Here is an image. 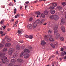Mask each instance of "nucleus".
<instances>
[{
    "label": "nucleus",
    "mask_w": 66,
    "mask_h": 66,
    "mask_svg": "<svg viewBox=\"0 0 66 66\" xmlns=\"http://www.w3.org/2000/svg\"><path fill=\"white\" fill-rule=\"evenodd\" d=\"M24 52H22L21 53L20 55V57H23V55L25 54V52L30 53V50H29V49L25 48L24 50Z\"/></svg>",
    "instance_id": "1"
},
{
    "label": "nucleus",
    "mask_w": 66,
    "mask_h": 66,
    "mask_svg": "<svg viewBox=\"0 0 66 66\" xmlns=\"http://www.w3.org/2000/svg\"><path fill=\"white\" fill-rule=\"evenodd\" d=\"M41 16L43 18H45V15L44 14H41Z\"/></svg>",
    "instance_id": "33"
},
{
    "label": "nucleus",
    "mask_w": 66,
    "mask_h": 66,
    "mask_svg": "<svg viewBox=\"0 0 66 66\" xmlns=\"http://www.w3.org/2000/svg\"><path fill=\"white\" fill-rule=\"evenodd\" d=\"M65 11H66V10H64L63 11L65 13H66V12H65Z\"/></svg>",
    "instance_id": "58"
},
{
    "label": "nucleus",
    "mask_w": 66,
    "mask_h": 66,
    "mask_svg": "<svg viewBox=\"0 0 66 66\" xmlns=\"http://www.w3.org/2000/svg\"><path fill=\"white\" fill-rule=\"evenodd\" d=\"M54 15H51L50 17V19H54Z\"/></svg>",
    "instance_id": "20"
},
{
    "label": "nucleus",
    "mask_w": 66,
    "mask_h": 66,
    "mask_svg": "<svg viewBox=\"0 0 66 66\" xmlns=\"http://www.w3.org/2000/svg\"><path fill=\"white\" fill-rule=\"evenodd\" d=\"M32 20H33V18H31L29 19V21H32Z\"/></svg>",
    "instance_id": "41"
},
{
    "label": "nucleus",
    "mask_w": 66,
    "mask_h": 66,
    "mask_svg": "<svg viewBox=\"0 0 66 66\" xmlns=\"http://www.w3.org/2000/svg\"><path fill=\"white\" fill-rule=\"evenodd\" d=\"M64 59H66V56L64 57Z\"/></svg>",
    "instance_id": "64"
},
{
    "label": "nucleus",
    "mask_w": 66,
    "mask_h": 66,
    "mask_svg": "<svg viewBox=\"0 0 66 66\" xmlns=\"http://www.w3.org/2000/svg\"><path fill=\"white\" fill-rule=\"evenodd\" d=\"M35 13L36 14H37V15H39L40 14V13L39 12H35Z\"/></svg>",
    "instance_id": "34"
},
{
    "label": "nucleus",
    "mask_w": 66,
    "mask_h": 66,
    "mask_svg": "<svg viewBox=\"0 0 66 66\" xmlns=\"http://www.w3.org/2000/svg\"><path fill=\"white\" fill-rule=\"evenodd\" d=\"M65 23V19L62 18L61 19V22L60 23V25L63 26Z\"/></svg>",
    "instance_id": "6"
},
{
    "label": "nucleus",
    "mask_w": 66,
    "mask_h": 66,
    "mask_svg": "<svg viewBox=\"0 0 66 66\" xmlns=\"http://www.w3.org/2000/svg\"><path fill=\"white\" fill-rule=\"evenodd\" d=\"M50 46H51L53 48H55V46H57V44H50Z\"/></svg>",
    "instance_id": "4"
},
{
    "label": "nucleus",
    "mask_w": 66,
    "mask_h": 66,
    "mask_svg": "<svg viewBox=\"0 0 66 66\" xmlns=\"http://www.w3.org/2000/svg\"><path fill=\"white\" fill-rule=\"evenodd\" d=\"M4 45V42H3V41H2V42L0 44V47H3Z\"/></svg>",
    "instance_id": "17"
},
{
    "label": "nucleus",
    "mask_w": 66,
    "mask_h": 66,
    "mask_svg": "<svg viewBox=\"0 0 66 66\" xmlns=\"http://www.w3.org/2000/svg\"><path fill=\"white\" fill-rule=\"evenodd\" d=\"M60 39L61 41H64V38L63 37H61L60 38Z\"/></svg>",
    "instance_id": "23"
},
{
    "label": "nucleus",
    "mask_w": 66,
    "mask_h": 66,
    "mask_svg": "<svg viewBox=\"0 0 66 66\" xmlns=\"http://www.w3.org/2000/svg\"><path fill=\"white\" fill-rule=\"evenodd\" d=\"M52 31H51V30H49L48 32V37H52V35H51V34Z\"/></svg>",
    "instance_id": "5"
},
{
    "label": "nucleus",
    "mask_w": 66,
    "mask_h": 66,
    "mask_svg": "<svg viewBox=\"0 0 66 66\" xmlns=\"http://www.w3.org/2000/svg\"><path fill=\"white\" fill-rule=\"evenodd\" d=\"M20 16V14H18L16 15H15L14 17L15 18H17V17H19Z\"/></svg>",
    "instance_id": "26"
},
{
    "label": "nucleus",
    "mask_w": 66,
    "mask_h": 66,
    "mask_svg": "<svg viewBox=\"0 0 66 66\" xmlns=\"http://www.w3.org/2000/svg\"><path fill=\"white\" fill-rule=\"evenodd\" d=\"M5 54L4 53H0V57H1V56H2V55H4Z\"/></svg>",
    "instance_id": "37"
},
{
    "label": "nucleus",
    "mask_w": 66,
    "mask_h": 66,
    "mask_svg": "<svg viewBox=\"0 0 66 66\" xmlns=\"http://www.w3.org/2000/svg\"><path fill=\"white\" fill-rule=\"evenodd\" d=\"M18 21H17L16 22H15V23L16 24H17V23H18Z\"/></svg>",
    "instance_id": "57"
},
{
    "label": "nucleus",
    "mask_w": 66,
    "mask_h": 66,
    "mask_svg": "<svg viewBox=\"0 0 66 66\" xmlns=\"http://www.w3.org/2000/svg\"><path fill=\"white\" fill-rule=\"evenodd\" d=\"M3 31H0V34H3Z\"/></svg>",
    "instance_id": "52"
},
{
    "label": "nucleus",
    "mask_w": 66,
    "mask_h": 66,
    "mask_svg": "<svg viewBox=\"0 0 66 66\" xmlns=\"http://www.w3.org/2000/svg\"><path fill=\"white\" fill-rule=\"evenodd\" d=\"M27 27L28 29H31L32 28V25L31 24H29L27 26Z\"/></svg>",
    "instance_id": "19"
},
{
    "label": "nucleus",
    "mask_w": 66,
    "mask_h": 66,
    "mask_svg": "<svg viewBox=\"0 0 66 66\" xmlns=\"http://www.w3.org/2000/svg\"><path fill=\"white\" fill-rule=\"evenodd\" d=\"M8 38H9V36H5V39H7Z\"/></svg>",
    "instance_id": "47"
},
{
    "label": "nucleus",
    "mask_w": 66,
    "mask_h": 66,
    "mask_svg": "<svg viewBox=\"0 0 66 66\" xmlns=\"http://www.w3.org/2000/svg\"><path fill=\"white\" fill-rule=\"evenodd\" d=\"M24 36L25 37H26V38H29V36H28V35H25Z\"/></svg>",
    "instance_id": "43"
},
{
    "label": "nucleus",
    "mask_w": 66,
    "mask_h": 66,
    "mask_svg": "<svg viewBox=\"0 0 66 66\" xmlns=\"http://www.w3.org/2000/svg\"><path fill=\"white\" fill-rule=\"evenodd\" d=\"M38 2V1L37 0H36V1H35V2H34L35 3H37V2Z\"/></svg>",
    "instance_id": "53"
},
{
    "label": "nucleus",
    "mask_w": 66,
    "mask_h": 66,
    "mask_svg": "<svg viewBox=\"0 0 66 66\" xmlns=\"http://www.w3.org/2000/svg\"><path fill=\"white\" fill-rule=\"evenodd\" d=\"M45 38H46L47 37V36L46 35H45L44 36Z\"/></svg>",
    "instance_id": "56"
},
{
    "label": "nucleus",
    "mask_w": 66,
    "mask_h": 66,
    "mask_svg": "<svg viewBox=\"0 0 66 66\" xmlns=\"http://www.w3.org/2000/svg\"><path fill=\"white\" fill-rule=\"evenodd\" d=\"M32 24L33 25V28H35L37 26V25L35 23H33Z\"/></svg>",
    "instance_id": "18"
},
{
    "label": "nucleus",
    "mask_w": 66,
    "mask_h": 66,
    "mask_svg": "<svg viewBox=\"0 0 66 66\" xmlns=\"http://www.w3.org/2000/svg\"><path fill=\"white\" fill-rule=\"evenodd\" d=\"M61 55L62 56H64V55H65V54H64V53L63 52L61 53Z\"/></svg>",
    "instance_id": "38"
},
{
    "label": "nucleus",
    "mask_w": 66,
    "mask_h": 66,
    "mask_svg": "<svg viewBox=\"0 0 66 66\" xmlns=\"http://www.w3.org/2000/svg\"><path fill=\"white\" fill-rule=\"evenodd\" d=\"M52 4H53V6H54V7H56V6H57V4L56 3H52Z\"/></svg>",
    "instance_id": "27"
},
{
    "label": "nucleus",
    "mask_w": 66,
    "mask_h": 66,
    "mask_svg": "<svg viewBox=\"0 0 66 66\" xmlns=\"http://www.w3.org/2000/svg\"><path fill=\"white\" fill-rule=\"evenodd\" d=\"M12 4L11 3H10V4H9V5L10 6L12 5Z\"/></svg>",
    "instance_id": "62"
},
{
    "label": "nucleus",
    "mask_w": 66,
    "mask_h": 66,
    "mask_svg": "<svg viewBox=\"0 0 66 66\" xmlns=\"http://www.w3.org/2000/svg\"><path fill=\"white\" fill-rule=\"evenodd\" d=\"M56 54H57L58 53V52H57V51H56Z\"/></svg>",
    "instance_id": "61"
},
{
    "label": "nucleus",
    "mask_w": 66,
    "mask_h": 66,
    "mask_svg": "<svg viewBox=\"0 0 66 66\" xmlns=\"http://www.w3.org/2000/svg\"><path fill=\"white\" fill-rule=\"evenodd\" d=\"M28 38H29V39H32V38H33V36L31 35L29 36Z\"/></svg>",
    "instance_id": "28"
},
{
    "label": "nucleus",
    "mask_w": 66,
    "mask_h": 66,
    "mask_svg": "<svg viewBox=\"0 0 66 66\" xmlns=\"http://www.w3.org/2000/svg\"><path fill=\"white\" fill-rule=\"evenodd\" d=\"M7 48H5L3 50V52H5V51H7Z\"/></svg>",
    "instance_id": "32"
},
{
    "label": "nucleus",
    "mask_w": 66,
    "mask_h": 66,
    "mask_svg": "<svg viewBox=\"0 0 66 66\" xmlns=\"http://www.w3.org/2000/svg\"><path fill=\"white\" fill-rule=\"evenodd\" d=\"M48 24H50V22H49V21H48Z\"/></svg>",
    "instance_id": "59"
},
{
    "label": "nucleus",
    "mask_w": 66,
    "mask_h": 66,
    "mask_svg": "<svg viewBox=\"0 0 66 66\" xmlns=\"http://www.w3.org/2000/svg\"><path fill=\"white\" fill-rule=\"evenodd\" d=\"M45 21V19H42L39 22L40 24H43V23H44V22Z\"/></svg>",
    "instance_id": "13"
},
{
    "label": "nucleus",
    "mask_w": 66,
    "mask_h": 66,
    "mask_svg": "<svg viewBox=\"0 0 66 66\" xmlns=\"http://www.w3.org/2000/svg\"><path fill=\"white\" fill-rule=\"evenodd\" d=\"M13 52H14V49L13 48H11L9 49L8 54L10 55H11L13 53Z\"/></svg>",
    "instance_id": "3"
},
{
    "label": "nucleus",
    "mask_w": 66,
    "mask_h": 66,
    "mask_svg": "<svg viewBox=\"0 0 66 66\" xmlns=\"http://www.w3.org/2000/svg\"><path fill=\"white\" fill-rule=\"evenodd\" d=\"M61 51H64V48H61Z\"/></svg>",
    "instance_id": "45"
},
{
    "label": "nucleus",
    "mask_w": 66,
    "mask_h": 66,
    "mask_svg": "<svg viewBox=\"0 0 66 66\" xmlns=\"http://www.w3.org/2000/svg\"><path fill=\"white\" fill-rule=\"evenodd\" d=\"M50 37V38L49 40H50V41L51 42H53V38H51V37Z\"/></svg>",
    "instance_id": "25"
},
{
    "label": "nucleus",
    "mask_w": 66,
    "mask_h": 66,
    "mask_svg": "<svg viewBox=\"0 0 66 66\" xmlns=\"http://www.w3.org/2000/svg\"><path fill=\"white\" fill-rule=\"evenodd\" d=\"M24 57L25 59H27V58H28L29 57V56H30V55L29 54H24Z\"/></svg>",
    "instance_id": "9"
},
{
    "label": "nucleus",
    "mask_w": 66,
    "mask_h": 66,
    "mask_svg": "<svg viewBox=\"0 0 66 66\" xmlns=\"http://www.w3.org/2000/svg\"><path fill=\"white\" fill-rule=\"evenodd\" d=\"M60 34H58L56 35V38H60Z\"/></svg>",
    "instance_id": "22"
},
{
    "label": "nucleus",
    "mask_w": 66,
    "mask_h": 66,
    "mask_svg": "<svg viewBox=\"0 0 66 66\" xmlns=\"http://www.w3.org/2000/svg\"><path fill=\"white\" fill-rule=\"evenodd\" d=\"M60 29L63 33L65 32V28L64 26H61L60 28Z\"/></svg>",
    "instance_id": "7"
},
{
    "label": "nucleus",
    "mask_w": 66,
    "mask_h": 66,
    "mask_svg": "<svg viewBox=\"0 0 66 66\" xmlns=\"http://www.w3.org/2000/svg\"><path fill=\"white\" fill-rule=\"evenodd\" d=\"M20 43H23V41H19Z\"/></svg>",
    "instance_id": "51"
},
{
    "label": "nucleus",
    "mask_w": 66,
    "mask_h": 66,
    "mask_svg": "<svg viewBox=\"0 0 66 66\" xmlns=\"http://www.w3.org/2000/svg\"><path fill=\"white\" fill-rule=\"evenodd\" d=\"M11 40V39H10V38H8V39H7V42H10Z\"/></svg>",
    "instance_id": "44"
},
{
    "label": "nucleus",
    "mask_w": 66,
    "mask_h": 66,
    "mask_svg": "<svg viewBox=\"0 0 66 66\" xmlns=\"http://www.w3.org/2000/svg\"><path fill=\"white\" fill-rule=\"evenodd\" d=\"M1 63H2V64H4H4H6V62H4L3 61H2V62H1Z\"/></svg>",
    "instance_id": "49"
},
{
    "label": "nucleus",
    "mask_w": 66,
    "mask_h": 66,
    "mask_svg": "<svg viewBox=\"0 0 66 66\" xmlns=\"http://www.w3.org/2000/svg\"><path fill=\"white\" fill-rule=\"evenodd\" d=\"M62 4L63 5H66V2H63L62 3Z\"/></svg>",
    "instance_id": "40"
},
{
    "label": "nucleus",
    "mask_w": 66,
    "mask_h": 66,
    "mask_svg": "<svg viewBox=\"0 0 66 66\" xmlns=\"http://www.w3.org/2000/svg\"><path fill=\"white\" fill-rule=\"evenodd\" d=\"M11 62L12 63H14L16 62V61L14 59H12L11 60Z\"/></svg>",
    "instance_id": "24"
},
{
    "label": "nucleus",
    "mask_w": 66,
    "mask_h": 66,
    "mask_svg": "<svg viewBox=\"0 0 66 66\" xmlns=\"http://www.w3.org/2000/svg\"><path fill=\"white\" fill-rule=\"evenodd\" d=\"M16 50H20V46L19 45H17L16 46Z\"/></svg>",
    "instance_id": "16"
},
{
    "label": "nucleus",
    "mask_w": 66,
    "mask_h": 66,
    "mask_svg": "<svg viewBox=\"0 0 66 66\" xmlns=\"http://www.w3.org/2000/svg\"><path fill=\"white\" fill-rule=\"evenodd\" d=\"M8 66H13V64H12V63H10L9 64H8Z\"/></svg>",
    "instance_id": "46"
},
{
    "label": "nucleus",
    "mask_w": 66,
    "mask_h": 66,
    "mask_svg": "<svg viewBox=\"0 0 66 66\" xmlns=\"http://www.w3.org/2000/svg\"><path fill=\"white\" fill-rule=\"evenodd\" d=\"M13 27L14 28H16V27H17V26L16 24H14L13 25Z\"/></svg>",
    "instance_id": "42"
},
{
    "label": "nucleus",
    "mask_w": 66,
    "mask_h": 66,
    "mask_svg": "<svg viewBox=\"0 0 66 66\" xmlns=\"http://www.w3.org/2000/svg\"><path fill=\"white\" fill-rule=\"evenodd\" d=\"M23 30L22 29H21V30H19L18 31V34H21V33H22V32H23Z\"/></svg>",
    "instance_id": "15"
},
{
    "label": "nucleus",
    "mask_w": 66,
    "mask_h": 66,
    "mask_svg": "<svg viewBox=\"0 0 66 66\" xmlns=\"http://www.w3.org/2000/svg\"><path fill=\"white\" fill-rule=\"evenodd\" d=\"M16 11H15L14 12V14H16Z\"/></svg>",
    "instance_id": "63"
},
{
    "label": "nucleus",
    "mask_w": 66,
    "mask_h": 66,
    "mask_svg": "<svg viewBox=\"0 0 66 66\" xmlns=\"http://www.w3.org/2000/svg\"><path fill=\"white\" fill-rule=\"evenodd\" d=\"M49 9H50V10H53L54 9V8L53 7H52V6H50V7Z\"/></svg>",
    "instance_id": "35"
},
{
    "label": "nucleus",
    "mask_w": 66,
    "mask_h": 66,
    "mask_svg": "<svg viewBox=\"0 0 66 66\" xmlns=\"http://www.w3.org/2000/svg\"><path fill=\"white\" fill-rule=\"evenodd\" d=\"M1 59H1L2 61H3L4 59V61H5V60H7V57H5L4 56H2V57H1Z\"/></svg>",
    "instance_id": "12"
},
{
    "label": "nucleus",
    "mask_w": 66,
    "mask_h": 66,
    "mask_svg": "<svg viewBox=\"0 0 66 66\" xmlns=\"http://www.w3.org/2000/svg\"><path fill=\"white\" fill-rule=\"evenodd\" d=\"M23 16V14H21V16Z\"/></svg>",
    "instance_id": "60"
},
{
    "label": "nucleus",
    "mask_w": 66,
    "mask_h": 66,
    "mask_svg": "<svg viewBox=\"0 0 66 66\" xmlns=\"http://www.w3.org/2000/svg\"><path fill=\"white\" fill-rule=\"evenodd\" d=\"M55 12V11L54 10H51L50 11V13H51L52 14H54Z\"/></svg>",
    "instance_id": "21"
},
{
    "label": "nucleus",
    "mask_w": 66,
    "mask_h": 66,
    "mask_svg": "<svg viewBox=\"0 0 66 66\" xmlns=\"http://www.w3.org/2000/svg\"><path fill=\"white\" fill-rule=\"evenodd\" d=\"M4 22V21L3 20H2L0 22V23L1 24H2L3 22Z\"/></svg>",
    "instance_id": "36"
},
{
    "label": "nucleus",
    "mask_w": 66,
    "mask_h": 66,
    "mask_svg": "<svg viewBox=\"0 0 66 66\" xmlns=\"http://www.w3.org/2000/svg\"><path fill=\"white\" fill-rule=\"evenodd\" d=\"M25 3L26 4H27L29 3V2L27 1L25 2Z\"/></svg>",
    "instance_id": "48"
},
{
    "label": "nucleus",
    "mask_w": 66,
    "mask_h": 66,
    "mask_svg": "<svg viewBox=\"0 0 66 66\" xmlns=\"http://www.w3.org/2000/svg\"><path fill=\"white\" fill-rule=\"evenodd\" d=\"M11 43H6L5 45V46L6 47H10L11 46Z\"/></svg>",
    "instance_id": "14"
},
{
    "label": "nucleus",
    "mask_w": 66,
    "mask_h": 66,
    "mask_svg": "<svg viewBox=\"0 0 66 66\" xmlns=\"http://www.w3.org/2000/svg\"><path fill=\"white\" fill-rule=\"evenodd\" d=\"M47 24V23H45L44 24H43L44 26H46Z\"/></svg>",
    "instance_id": "54"
},
{
    "label": "nucleus",
    "mask_w": 66,
    "mask_h": 66,
    "mask_svg": "<svg viewBox=\"0 0 66 66\" xmlns=\"http://www.w3.org/2000/svg\"><path fill=\"white\" fill-rule=\"evenodd\" d=\"M40 21V20L38 19L36 20V23H39Z\"/></svg>",
    "instance_id": "30"
},
{
    "label": "nucleus",
    "mask_w": 66,
    "mask_h": 66,
    "mask_svg": "<svg viewBox=\"0 0 66 66\" xmlns=\"http://www.w3.org/2000/svg\"><path fill=\"white\" fill-rule=\"evenodd\" d=\"M2 28H3V29H5V28H6V26H2Z\"/></svg>",
    "instance_id": "50"
},
{
    "label": "nucleus",
    "mask_w": 66,
    "mask_h": 66,
    "mask_svg": "<svg viewBox=\"0 0 66 66\" xmlns=\"http://www.w3.org/2000/svg\"><path fill=\"white\" fill-rule=\"evenodd\" d=\"M59 19V16L57 15H54V20H57Z\"/></svg>",
    "instance_id": "10"
},
{
    "label": "nucleus",
    "mask_w": 66,
    "mask_h": 66,
    "mask_svg": "<svg viewBox=\"0 0 66 66\" xmlns=\"http://www.w3.org/2000/svg\"><path fill=\"white\" fill-rule=\"evenodd\" d=\"M52 57H54V56L53 55H52L49 58V60H50L52 58Z\"/></svg>",
    "instance_id": "39"
},
{
    "label": "nucleus",
    "mask_w": 66,
    "mask_h": 66,
    "mask_svg": "<svg viewBox=\"0 0 66 66\" xmlns=\"http://www.w3.org/2000/svg\"><path fill=\"white\" fill-rule=\"evenodd\" d=\"M48 13V11H46L44 12V13L45 15H47Z\"/></svg>",
    "instance_id": "31"
},
{
    "label": "nucleus",
    "mask_w": 66,
    "mask_h": 66,
    "mask_svg": "<svg viewBox=\"0 0 66 66\" xmlns=\"http://www.w3.org/2000/svg\"><path fill=\"white\" fill-rule=\"evenodd\" d=\"M17 56V54L16 53H15L13 55V56L14 57H16Z\"/></svg>",
    "instance_id": "29"
},
{
    "label": "nucleus",
    "mask_w": 66,
    "mask_h": 66,
    "mask_svg": "<svg viewBox=\"0 0 66 66\" xmlns=\"http://www.w3.org/2000/svg\"><path fill=\"white\" fill-rule=\"evenodd\" d=\"M17 62L19 63H23L24 62V61L23 60L21 59H17Z\"/></svg>",
    "instance_id": "8"
},
{
    "label": "nucleus",
    "mask_w": 66,
    "mask_h": 66,
    "mask_svg": "<svg viewBox=\"0 0 66 66\" xmlns=\"http://www.w3.org/2000/svg\"><path fill=\"white\" fill-rule=\"evenodd\" d=\"M46 43L45 42L44 40H43L41 41V44L42 46H45L46 45Z\"/></svg>",
    "instance_id": "11"
},
{
    "label": "nucleus",
    "mask_w": 66,
    "mask_h": 66,
    "mask_svg": "<svg viewBox=\"0 0 66 66\" xmlns=\"http://www.w3.org/2000/svg\"><path fill=\"white\" fill-rule=\"evenodd\" d=\"M29 49H32V48L31 47H29Z\"/></svg>",
    "instance_id": "55"
},
{
    "label": "nucleus",
    "mask_w": 66,
    "mask_h": 66,
    "mask_svg": "<svg viewBox=\"0 0 66 66\" xmlns=\"http://www.w3.org/2000/svg\"><path fill=\"white\" fill-rule=\"evenodd\" d=\"M57 28H58V26L57 25L55 26L54 27L53 29L55 30L54 33V35H57V34H59L58 32V31L57 30H56V29H57Z\"/></svg>",
    "instance_id": "2"
}]
</instances>
